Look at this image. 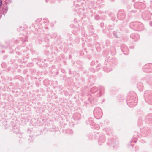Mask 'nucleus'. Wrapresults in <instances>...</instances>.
Here are the masks:
<instances>
[{
    "label": "nucleus",
    "mask_w": 152,
    "mask_h": 152,
    "mask_svg": "<svg viewBox=\"0 0 152 152\" xmlns=\"http://www.w3.org/2000/svg\"><path fill=\"white\" fill-rule=\"evenodd\" d=\"M94 115L96 118H100L102 116L101 109L99 108H96L94 110Z\"/></svg>",
    "instance_id": "nucleus-1"
},
{
    "label": "nucleus",
    "mask_w": 152,
    "mask_h": 152,
    "mask_svg": "<svg viewBox=\"0 0 152 152\" xmlns=\"http://www.w3.org/2000/svg\"><path fill=\"white\" fill-rule=\"evenodd\" d=\"M2 4V1L1 0H0V7L1 6Z\"/></svg>",
    "instance_id": "nucleus-2"
},
{
    "label": "nucleus",
    "mask_w": 152,
    "mask_h": 152,
    "mask_svg": "<svg viewBox=\"0 0 152 152\" xmlns=\"http://www.w3.org/2000/svg\"><path fill=\"white\" fill-rule=\"evenodd\" d=\"M1 14H0V19L1 18Z\"/></svg>",
    "instance_id": "nucleus-3"
}]
</instances>
